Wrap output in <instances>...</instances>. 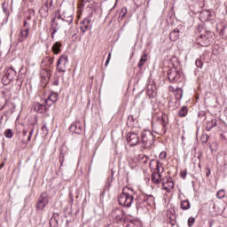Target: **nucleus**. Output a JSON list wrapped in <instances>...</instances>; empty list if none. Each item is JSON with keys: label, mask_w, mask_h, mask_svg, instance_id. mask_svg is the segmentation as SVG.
<instances>
[{"label": "nucleus", "mask_w": 227, "mask_h": 227, "mask_svg": "<svg viewBox=\"0 0 227 227\" xmlns=\"http://www.w3.org/2000/svg\"><path fill=\"white\" fill-rule=\"evenodd\" d=\"M131 191L130 188H123L122 192L118 196V203L121 205V207H126L127 208H130L132 203H134V196L132 193L129 192Z\"/></svg>", "instance_id": "nucleus-1"}, {"label": "nucleus", "mask_w": 227, "mask_h": 227, "mask_svg": "<svg viewBox=\"0 0 227 227\" xmlns=\"http://www.w3.org/2000/svg\"><path fill=\"white\" fill-rule=\"evenodd\" d=\"M168 125H169V119L166 114L162 115L161 120L153 126L154 132L160 136H164L168 132Z\"/></svg>", "instance_id": "nucleus-2"}, {"label": "nucleus", "mask_w": 227, "mask_h": 227, "mask_svg": "<svg viewBox=\"0 0 227 227\" xmlns=\"http://www.w3.org/2000/svg\"><path fill=\"white\" fill-rule=\"evenodd\" d=\"M155 137H153V133L148 129H145L141 133V141L144 148H152L153 145Z\"/></svg>", "instance_id": "nucleus-3"}, {"label": "nucleus", "mask_w": 227, "mask_h": 227, "mask_svg": "<svg viewBox=\"0 0 227 227\" xmlns=\"http://www.w3.org/2000/svg\"><path fill=\"white\" fill-rule=\"evenodd\" d=\"M66 25L63 23V20L61 19V15L55 16L51 20V38H54V35L59 31V29H65Z\"/></svg>", "instance_id": "nucleus-4"}, {"label": "nucleus", "mask_w": 227, "mask_h": 227, "mask_svg": "<svg viewBox=\"0 0 227 227\" xmlns=\"http://www.w3.org/2000/svg\"><path fill=\"white\" fill-rule=\"evenodd\" d=\"M49 205V196L47 195V192H43L38 199L37 204L35 206L36 210L39 212H42V210L45 209V207Z\"/></svg>", "instance_id": "nucleus-5"}, {"label": "nucleus", "mask_w": 227, "mask_h": 227, "mask_svg": "<svg viewBox=\"0 0 227 227\" xmlns=\"http://www.w3.org/2000/svg\"><path fill=\"white\" fill-rule=\"evenodd\" d=\"M111 215L114 223H123L125 221V211L120 208L114 209Z\"/></svg>", "instance_id": "nucleus-6"}, {"label": "nucleus", "mask_w": 227, "mask_h": 227, "mask_svg": "<svg viewBox=\"0 0 227 227\" xmlns=\"http://www.w3.org/2000/svg\"><path fill=\"white\" fill-rule=\"evenodd\" d=\"M67 65H68V56L62 55L57 62L58 72L65 73L67 72Z\"/></svg>", "instance_id": "nucleus-7"}, {"label": "nucleus", "mask_w": 227, "mask_h": 227, "mask_svg": "<svg viewBox=\"0 0 227 227\" xmlns=\"http://www.w3.org/2000/svg\"><path fill=\"white\" fill-rule=\"evenodd\" d=\"M167 75L170 82H178V81H180V77H182V74H180V71L176 69H168Z\"/></svg>", "instance_id": "nucleus-8"}, {"label": "nucleus", "mask_w": 227, "mask_h": 227, "mask_svg": "<svg viewBox=\"0 0 227 227\" xmlns=\"http://www.w3.org/2000/svg\"><path fill=\"white\" fill-rule=\"evenodd\" d=\"M2 94L4 98L0 99V111H3L4 107H7V106H10L11 108L9 109V113L13 114L15 112V105L13 103L8 104V99H6L4 90H2Z\"/></svg>", "instance_id": "nucleus-9"}, {"label": "nucleus", "mask_w": 227, "mask_h": 227, "mask_svg": "<svg viewBox=\"0 0 227 227\" xmlns=\"http://www.w3.org/2000/svg\"><path fill=\"white\" fill-rule=\"evenodd\" d=\"M126 139L129 146H136L139 143V136L136 133H128Z\"/></svg>", "instance_id": "nucleus-10"}, {"label": "nucleus", "mask_w": 227, "mask_h": 227, "mask_svg": "<svg viewBox=\"0 0 227 227\" xmlns=\"http://www.w3.org/2000/svg\"><path fill=\"white\" fill-rule=\"evenodd\" d=\"M161 187L166 192H171L175 187V183H173L172 178H168L166 181H163Z\"/></svg>", "instance_id": "nucleus-11"}, {"label": "nucleus", "mask_w": 227, "mask_h": 227, "mask_svg": "<svg viewBox=\"0 0 227 227\" xmlns=\"http://www.w3.org/2000/svg\"><path fill=\"white\" fill-rule=\"evenodd\" d=\"M58 97H59L58 95V93L51 92L49 94L48 98L45 100V104H46L47 107H51V106H52V104H56V102H58Z\"/></svg>", "instance_id": "nucleus-12"}, {"label": "nucleus", "mask_w": 227, "mask_h": 227, "mask_svg": "<svg viewBox=\"0 0 227 227\" xmlns=\"http://www.w3.org/2000/svg\"><path fill=\"white\" fill-rule=\"evenodd\" d=\"M31 30L30 27H27L25 29L20 30V37L18 38L19 42H25L27 40V36H29V31Z\"/></svg>", "instance_id": "nucleus-13"}, {"label": "nucleus", "mask_w": 227, "mask_h": 227, "mask_svg": "<svg viewBox=\"0 0 227 227\" xmlns=\"http://www.w3.org/2000/svg\"><path fill=\"white\" fill-rule=\"evenodd\" d=\"M200 40H202V43L205 47H208L210 43H212V40H214V37L210 34L201 35Z\"/></svg>", "instance_id": "nucleus-14"}, {"label": "nucleus", "mask_w": 227, "mask_h": 227, "mask_svg": "<svg viewBox=\"0 0 227 227\" xmlns=\"http://www.w3.org/2000/svg\"><path fill=\"white\" fill-rule=\"evenodd\" d=\"M211 17L212 13H210V11H202L200 14V19L202 20V22L210 20Z\"/></svg>", "instance_id": "nucleus-15"}, {"label": "nucleus", "mask_w": 227, "mask_h": 227, "mask_svg": "<svg viewBox=\"0 0 227 227\" xmlns=\"http://www.w3.org/2000/svg\"><path fill=\"white\" fill-rule=\"evenodd\" d=\"M4 74L13 81V79H15V75H17V72L15 69H13V67H7L4 70Z\"/></svg>", "instance_id": "nucleus-16"}, {"label": "nucleus", "mask_w": 227, "mask_h": 227, "mask_svg": "<svg viewBox=\"0 0 227 227\" xmlns=\"http://www.w3.org/2000/svg\"><path fill=\"white\" fill-rule=\"evenodd\" d=\"M69 130L74 134H81V122H74L69 127Z\"/></svg>", "instance_id": "nucleus-17"}, {"label": "nucleus", "mask_w": 227, "mask_h": 227, "mask_svg": "<svg viewBox=\"0 0 227 227\" xmlns=\"http://www.w3.org/2000/svg\"><path fill=\"white\" fill-rule=\"evenodd\" d=\"M171 42H176L180 38V29L175 28L169 35Z\"/></svg>", "instance_id": "nucleus-18"}, {"label": "nucleus", "mask_w": 227, "mask_h": 227, "mask_svg": "<svg viewBox=\"0 0 227 227\" xmlns=\"http://www.w3.org/2000/svg\"><path fill=\"white\" fill-rule=\"evenodd\" d=\"M146 94L148 95L149 98H155L157 97V91H155L153 85H149L147 87Z\"/></svg>", "instance_id": "nucleus-19"}, {"label": "nucleus", "mask_w": 227, "mask_h": 227, "mask_svg": "<svg viewBox=\"0 0 227 227\" xmlns=\"http://www.w3.org/2000/svg\"><path fill=\"white\" fill-rule=\"evenodd\" d=\"M63 24H65L66 27L67 26H70L74 22V16H64V18H61Z\"/></svg>", "instance_id": "nucleus-20"}, {"label": "nucleus", "mask_w": 227, "mask_h": 227, "mask_svg": "<svg viewBox=\"0 0 227 227\" xmlns=\"http://www.w3.org/2000/svg\"><path fill=\"white\" fill-rule=\"evenodd\" d=\"M91 22V20L86 19L83 20V22L81 25V31H82V33H86V31H88V29H90V23Z\"/></svg>", "instance_id": "nucleus-21"}, {"label": "nucleus", "mask_w": 227, "mask_h": 227, "mask_svg": "<svg viewBox=\"0 0 227 227\" xmlns=\"http://www.w3.org/2000/svg\"><path fill=\"white\" fill-rule=\"evenodd\" d=\"M35 111H36V113H45V111H47V106H44V105H42L40 103H37L35 106Z\"/></svg>", "instance_id": "nucleus-22"}, {"label": "nucleus", "mask_w": 227, "mask_h": 227, "mask_svg": "<svg viewBox=\"0 0 227 227\" xmlns=\"http://www.w3.org/2000/svg\"><path fill=\"white\" fill-rule=\"evenodd\" d=\"M51 51H52L53 54H59V52H61V43L56 42L53 44Z\"/></svg>", "instance_id": "nucleus-23"}, {"label": "nucleus", "mask_w": 227, "mask_h": 227, "mask_svg": "<svg viewBox=\"0 0 227 227\" xmlns=\"http://www.w3.org/2000/svg\"><path fill=\"white\" fill-rule=\"evenodd\" d=\"M144 201H145L149 206L155 205V197L153 195H146L144 198Z\"/></svg>", "instance_id": "nucleus-24"}, {"label": "nucleus", "mask_w": 227, "mask_h": 227, "mask_svg": "<svg viewBox=\"0 0 227 227\" xmlns=\"http://www.w3.org/2000/svg\"><path fill=\"white\" fill-rule=\"evenodd\" d=\"M161 176L160 174L157 173V172H153L152 174V182L153 184H160V180H161Z\"/></svg>", "instance_id": "nucleus-25"}, {"label": "nucleus", "mask_w": 227, "mask_h": 227, "mask_svg": "<svg viewBox=\"0 0 227 227\" xmlns=\"http://www.w3.org/2000/svg\"><path fill=\"white\" fill-rule=\"evenodd\" d=\"M174 93L176 100H182V98L184 97V90L181 88H176L174 90Z\"/></svg>", "instance_id": "nucleus-26"}, {"label": "nucleus", "mask_w": 227, "mask_h": 227, "mask_svg": "<svg viewBox=\"0 0 227 227\" xmlns=\"http://www.w3.org/2000/svg\"><path fill=\"white\" fill-rule=\"evenodd\" d=\"M125 227H141V222L139 220H131L126 223Z\"/></svg>", "instance_id": "nucleus-27"}, {"label": "nucleus", "mask_w": 227, "mask_h": 227, "mask_svg": "<svg viewBox=\"0 0 227 227\" xmlns=\"http://www.w3.org/2000/svg\"><path fill=\"white\" fill-rule=\"evenodd\" d=\"M180 207L182 210H189L191 208V202L189 200H183L180 203Z\"/></svg>", "instance_id": "nucleus-28"}, {"label": "nucleus", "mask_w": 227, "mask_h": 227, "mask_svg": "<svg viewBox=\"0 0 227 227\" xmlns=\"http://www.w3.org/2000/svg\"><path fill=\"white\" fill-rule=\"evenodd\" d=\"M187 113H188L187 106H182L178 112V117L184 118V117L187 116Z\"/></svg>", "instance_id": "nucleus-29"}, {"label": "nucleus", "mask_w": 227, "mask_h": 227, "mask_svg": "<svg viewBox=\"0 0 227 227\" xmlns=\"http://www.w3.org/2000/svg\"><path fill=\"white\" fill-rule=\"evenodd\" d=\"M42 77H43L46 80L51 79V70L50 69H43L41 72Z\"/></svg>", "instance_id": "nucleus-30"}, {"label": "nucleus", "mask_w": 227, "mask_h": 227, "mask_svg": "<svg viewBox=\"0 0 227 227\" xmlns=\"http://www.w3.org/2000/svg\"><path fill=\"white\" fill-rule=\"evenodd\" d=\"M127 15V7H122L121 9L120 14H119V19L121 20H123L125 19V16Z\"/></svg>", "instance_id": "nucleus-31"}, {"label": "nucleus", "mask_w": 227, "mask_h": 227, "mask_svg": "<svg viewBox=\"0 0 227 227\" xmlns=\"http://www.w3.org/2000/svg\"><path fill=\"white\" fill-rule=\"evenodd\" d=\"M147 58V55L146 54H144L142 55L139 62H138V68H141L143 67V65H145V63H146V59Z\"/></svg>", "instance_id": "nucleus-32"}, {"label": "nucleus", "mask_w": 227, "mask_h": 227, "mask_svg": "<svg viewBox=\"0 0 227 227\" xmlns=\"http://www.w3.org/2000/svg\"><path fill=\"white\" fill-rule=\"evenodd\" d=\"M12 80H11L7 75H4L2 78V82L4 86H8V84H10V82H12Z\"/></svg>", "instance_id": "nucleus-33"}, {"label": "nucleus", "mask_w": 227, "mask_h": 227, "mask_svg": "<svg viewBox=\"0 0 227 227\" xmlns=\"http://www.w3.org/2000/svg\"><path fill=\"white\" fill-rule=\"evenodd\" d=\"M2 10L4 13V15H6L8 17V15H10V12H8V4H6L5 2H4L2 4Z\"/></svg>", "instance_id": "nucleus-34"}, {"label": "nucleus", "mask_w": 227, "mask_h": 227, "mask_svg": "<svg viewBox=\"0 0 227 227\" xmlns=\"http://www.w3.org/2000/svg\"><path fill=\"white\" fill-rule=\"evenodd\" d=\"M195 65L197 68H203V59L201 57L200 59H197L195 61Z\"/></svg>", "instance_id": "nucleus-35"}, {"label": "nucleus", "mask_w": 227, "mask_h": 227, "mask_svg": "<svg viewBox=\"0 0 227 227\" xmlns=\"http://www.w3.org/2000/svg\"><path fill=\"white\" fill-rule=\"evenodd\" d=\"M4 136L5 137H7L8 139H12V137H13V132L12 131L11 129H8L4 131Z\"/></svg>", "instance_id": "nucleus-36"}, {"label": "nucleus", "mask_w": 227, "mask_h": 227, "mask_svg": "<svg viewBox=\"0 0 227 227\" xmlns=\"http://www.w3.org/2000/svg\"><path fill=\"white\" fill-rule=\"evenodd\" d=\"M225 196H226V192L224 190H220L216 193V198H218L219 200H223V198H224Z\"/></svg>", "instance_id": "nucleus-37"}, {"label": "nucleus", "mask_w": 227, "mask_h": 227, "mask_svg": "<svg viewBox=\"0 0 227 227\" xmlns=\"http://www.w3.org/2000/svg\"><path fill=\"white\" fill-rule=\"evenodd\" d=\"M22 82H24V74H19L17 77L18 86H22Z\"/></svg>", "instance_id": "nucleus-38"}, {"label": "nucleus", "mask_w": 227, "mask_h": 227, "mask_svg": "<svg viewBox=\"0 0 227 227\" xmlns=\"http://www.w3.org/2000/svg\"><path fill=\"white\" fill-rule=\"evenodd\" d=\"M148 160H150V157L146 156V155H143L140 158V162L141 164H148Z\"/></svg>", "instance_id": "nucleus-39"}, {"label": "nucleus", "mask_w": 227, "mask_h": 227, "mask_svg": "<svg viewBox=\"0 0 227 227\" xmlns=\"http://www.w3.org/2000/svg\"><path fill=\"white\" fill-rule=\"evenodd\" d=\"M213 129H214V124H213L212 121H207V126H206V130L207 132H210Z\"/></svg>", "instance_id": "nucleus-40"}, {"label": "nucleus", "mask_w": 227, "mask_h": 227, "mask_svg": "<svg viewBox=\"0 0 227 227\" xmlns=\"http://www.w3.org/2000/svg\"><path fill=\"white\" fill-rule=\"evenodd\" d=\"M196 223V218L195 217H190L188 218V226L192 227L194 223Z\"/></svg>", "instance_id": "nucleus-41"}, {"label": "nucleus", "mask_w": 227, "mask_h": 227, "mask_svg": "<svg viewBox=\"0 0 227 227\" xmlns=\"http://www.w3.org/2000/svg\"><path fill=\"white\" fill-rule=\"evenodd\" d=\"M200 141H201V143H207L208 141V135L203 134L200 137Z\"/></svg>", "instance_id": "nucleus-42"}, {"label": "nucleus", "mask_w": 227, "mask_h": 227, "mask_svg": "<svg viewBox=\"0 0 227 227\" xmlns=\"http://www.w3.org/2000/svg\"><path fill=\"white\" fill-rule=\"evenodd\" d=\"M43 61H46L47 65H49V67H51V65H52V63H54V58H46Z\"/></svg>", "instance_id": "nucleus-43"}, {"label": "nucleus", "mask_w": 227, "mask_h": 227, "mask_svg": "<svg viewBox=\"0 0 227 227\" xmlns=\"http://www.w3.org/2000/svg\"><path fill=\"white\" fill-rule=\"evenodd\" d=\"M160 159H161V160H164V159H166V157H168V153L166 151H162L160 153Z\"/></svg>", "instance_id": "nucleus-44"}, {"label": "nucleus", "mask_w": 227, "mask_h": 227, "mask_svg": "<svg viewBox=\"0 0 227 227\" xmlns=\"http://www.w3.org/2000/svg\"><path fill=\"white\" fill-rule=\"evenodd\" d=\"M160 168H162V163H160V161L157 160V162H156L157 172L156 173L160 174Z\"/></svg>", "instance_id": "nucleus-45"}, {"label": "nucleus", "mask_w": 227, "mask_h": 227, "mask_svg": "<svg viewBox=\"0 0 227 227\" xmlns=\"http://www.w3.org/2000/svg\"><path fill=\"white\" fill-rule=\"evenodd\" d=\"M211 122L213 123V128H214V127H217V125L221 123V121H218L217 119H213Z\"/></svg>", "instance_id": "nucleus-46"}, {"label": "nucleus", "mask_w": 227, "mask_h": 227, "mask_svg": "<svg viewBox=\"0 0 227 227\" xmlns=\"http://www.w3.org/2000/svg\"><path fill=\"white\" fill-rule=\"evenodd\" d=\"M42 130L43 132L47 135L49 134V128H47V124H44L43 127H42Z\"/></svg>", "instance_id": "nucleus-47"}, {"label": "nucleus", "mask_w": 227, "mask_h": 227, "mask_svg": "<svg viewBox=\"0 0 227 227\" xmlns=\"http://www.w3.org/2000/svg\"><path fill=\"white\" fill-rule=\"evenodd\" d=\"M210 174H211L210 168L207 167L206 168V176L208 178V176H210Z\"/></svg>", "instance_id": "nucleus-48"}, {"label": "nucleus", "mask_w": 227, "mask_h": 227, "mask_svg": "<svg viewBox=\"0 0 227 227\" xmlns=\"http://www.w3.org/2000/svg\"><path fill=\"white\" fill-rule=\"evenodd\" d=\"M109 61H111V53L108 54V58L106 61V67H107L109 65Z\"/></svg>", "instance_id": "nucleus-49"}, {"label": "nucleus", "mask_w": 227, "mask_h": 227, "mask_svg": "<svg viewBox=\"0 0 227 227\" xmlns=\"http://www.w3.org/2000/svg\"><path fill=\"white\" fill-rule=\"evenodd\" d=\"M180 175L181 177L185 178L187 176V172H182Z\"/></svg>", "instance_id": "nucleus-50"}, {"label": "nucleus", "mask_w": 227, "mask_h": 227, "mask_svg": "<svg viewBox=\"0 0 227 227\" xmlns=\"http://www.w3.org/2000/svg\"><path fill=\"white\" fill-rule=\"evenodd\" d=\"M35 133V129H32L29 133H28V136H32L33 137V134Z\"/></svg>", "instance_id": "nucleus-51"}, {"label": "nucleus", "mask_w": 227, "mask_h": 227, "mask_svg": "<svg viewBox=\"0 0 227 227\" xmlns=\"http://www.w3.org/2000/svg\"><path fill=\"white\" fill-rule=\"evenodd\" d=\"M22 135H23V136H27V129H23Z\"/></svg>", "instance_id": "nucleus-52"}, {"label": "nucleus", "mask_w": 227, "mask_h": 227, "mask_svg": "<svg viewBox=\"0 0 227 227\" xmlns=\"http://www.w3.org/2000/svg\"><path fill=\"white\" fill-rule=\"evenodd\" d=\"M23 26H24V27H26V28H27V27H29V26H27V20H24V25H23Z\"/></svg>", "instance_id": "nucleus-53"}, {"label": "nucleus", "mask_w": 227, "mask_h": 227, "mask_svg": "<svg viewBox=\"0 0 227 227\" xmlns=\"http://www.w3.org/2000/svg\"><path fill=\"white\" fill-rule=\"evenodd\" d=\"M4 168V161L0 164V169H3Z\"/></svg>", "instance_id": "nucleus-54"}, {"label": "nucleus", "mask_w": 227, "mask_h": 227, "mask_svg": "<svg viewBox=\"0 0 227 227\" xmlns=\"http://www.w3.org/2000/svg\"><path fill=\"white\" fill-rule=\"evenodd\" d=\"M223 114L227 118V108L224 110Z\"/></svg>", "instance_id": "nucleus-55"}, {"label": "nucleus", "mask_w": 227, "mask_h": 227, "mask_svg": "<svg viewBox=\"0 0 227 227\" xmlns=\"http://www.w3.org/2000/svg\"><path fill=\"white\" fill-rule=\"evenodd\" d=\"M31 137H32V136H31V135H28V137H27V141H31Z\"/></svg>", "instance_id": "nucleus-56"}, {"label": "nucleus", "mask_w": 227, "mask_h": 227, "mask_svg": "<svg viewBox=\"0 0 227 227\" xmlns=\"http://www.w3.org/2000/svg\"><path fill=\"white\" fill-rule=\"evenodd\" d=\"M170 91H175V88L169 87Z\"/></svg>", "instance_id": "nucleus-57"}, {"label": "nucleus", "mask_w": 227, "mask_h": 227, "mask_svg": "<svg viewBox=\"0 0 227 227\" xmlns=\"http://www.w3.org/2000/svg\"><path fill=\"white\" fill-rule=\"evenodd\" d=\"M82 2H81V4H82V6L83 7L84 6V4H83V1H86V0H81Z\"/></svg>", "instance_id": "nucleus-58"}, {"label": "nucleus", "mask_w": 227, "mask_h": 227, "mask_svg": "<svg viewBox=\"0 0 227 227\" xmlns=\"http://www.w3.org/2000/svg\"><path fill=\"white\" fill-rule=\"evenodd\" d=\"M59 82H54V85L58 86Z\"/></svg>", "instance_id": "nucleus-59"}, {"label": "nucleus", "mask_w": 227, "mask_h": 227, "mask_svg": "<svg viewBox=\"0 0 227 227\" xmlns=\"http://www.w3.org/2000/svg\"><path fill=\"white\" fill-rule=\"evenodd\" d=\"M147 4H150V1L147 2Z\"/></svg>", "instance_id": "nucleus-60"}, {"label": "nucleus", "mask_w": 227, "mask_h": 227, "mask_svg": "<svg viewBox=\"0 0 227 227\" xmlns=\"http://www.w3.org/2000/svg\"><path fill=\"white\" fill-rule=\"evenodd\" d=\"M199 168H201V165H200V164H199Z\"/></svg>", "instance_id": "nucleus-61"}]
</instances>
